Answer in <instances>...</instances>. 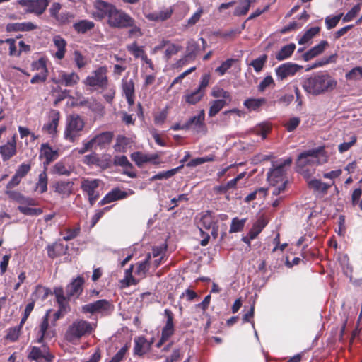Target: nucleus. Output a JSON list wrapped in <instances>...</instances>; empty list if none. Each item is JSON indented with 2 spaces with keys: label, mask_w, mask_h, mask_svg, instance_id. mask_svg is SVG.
Segmentation results:
<instances>
[{
  "label": "nucleus",
  "mask_w": 362,
  "mask_h": 362,
  "mask_svg": "<svg viewBox=\"0 0 362 362\" xmlns=\"http://www.w3.org/2000/svg\"><path fill=\"white\" fill-rule=\"evenodd\" d=\"M57 151L53 150L49 144H43L41 146L40 157H44L46 164L56 160L58 158Z\"/></svg>",
  "instance_id": "obj_32"
},
{
  "label": "nucleus",
  "mask_w": 362,
  "mask_h": 362,
  "mask_svg": "<svg viewBox=\"0 0 362 362\" xmlns=\"http://www.w3.org/2000/svg\"><path fill=\"white\" fill-rule=\"evenodd\" d=\"M122 87V91L125 95L127 103L129 104V105H133L134 104L135 99V88L133 80H123Z\"/></svg>",
  "instance_id": "obj_25"
},
{
  "label": "nucleus",
  "mask_w": 362,
  "mask_h": 362,
  "mask_svg": "<svg viewBox=\"0 0 362 362\" xmlns=\"http://www.w3.org/2000/svg\"><path fill=\"white\" fill-rule=\"evenodd\" d=\"M247 218L239 219L235 217L232 219L229 232L230 233L241 232L245 227Z\"/></svg>",
  "instance_id": "obj_47"
},
{
  "label": "nucleus",
  "mask_w": 362,
  "mask_h": 362,
  "mask_svg": "<svg viewBox=\"0 0 362 362\" xmlns=\"http://www.w3.org/2000/svg\"><path fill=\"white\" fill-rule=\"evenodd\" d=\"M255 2V0H243L240 1L242 6H237L233 12L235 16H242L246 15L250 8L251 4Z\"/></svg>",
  "instance_id": "obj_41"
},
{
  "label": "nucleus",
  "mask_w": 362,
  "mask_h": 362,
  "mask_svg": "<svg viewBox=\"0 0 362 362\" xmlns=\"http://www.w3.org/2000/svg\"><path fill=\"white\" fill-rule=\"evenodd\" d=\"M129 144V139L124 136H119L117 138L116 144H115V150L116 151L124 152L127 146Z\"/></svg>",
  "instance_id": "obj_58"
},
{
  "label": "nucleus",
  "mask_w": 362,
  "mask_h": 362,
  "mask_svg": "<svg viewBox=\"0 0 362 362\" xmlns=\"http://www.w3.org/2000/svg\"><path fill=\"white\" fill-rule=\"evenodd\" d=\"M60 119V113L57 110H52L49 115V122L44 124L43 129L50 134L57 132V129Z\"/></svg>",
  "instance_id": "obj_24"
},
{
  "label": "nucleus",
  "mask_w": 362,
  "mask_h": 362,
  "mask_svg": "<svg viewBox=\"0 0 362 362\" xmlns=\"http://www.w3.org/2000/svg\"><path fill=\"white\" fill-rule=\"evenodd\" d=\"M134 346V354L142 356L147 354L151 347V342H149L145 337L140 336L135 337Z\"/></svg>",
  "instance_id": "obj_21"
},
{
  "label": "nucleus",
  "mask_w": 362,
  "mask_h": 362,
  "mask_svg": "<svg viewBox=\"0 0 362 362\" xmlns=\"http://www.w3.org/2000/svg\"><path fill=\"white\" fill-rule=\"evenodd\" d=\"M164 315L166 317V322L162 329L161 338L160 342L158 344V346H160L161 344L168 340L169 338L173 335L175 331L173 313L169 309H165L164 310Z\"/></svg>",
  "instance_id": "obj_13"
},
{
  "label": "nucleus",
  "mask_w": 362,
  "mask_h": 362,
  "mask_svg": "<svg viewBox=\"0 0 362 362\" xmlns=\"http://www.w3.org/2000/svg\"><path fill=\"white\" fill-rule=\"evenodd\" d=\"M215 160L214 155H208L204 157L197 158L191 160L189 163H187V167H196L197 165H202L204 163L212 162Z\"/></svg>",
  "instance_id": "obj_50"
},
{
  "label": "nucleus",
  "mask_w": 362,
  "mask_h": 362,
  "mask_svg": "<svg viewBox=\"0 0 362 362\" xmlns=\"http://www.w3.org/2000/svg\"><path fill=\"white\" fill-rule=\"evenodd\" d=\"M49 327V320H48V316L46 315L41 322L40 325V328L37 331V342L40 343L42 341L44 337H47L48 334H47V331Z\"/></svg>",
  "instance_id": "obj_45"
},
{
  "label": "nucleus",
  "mask_w": 362,
  "mask_h": 362,
  "mask_svg": "<svg viewBox=\"0 0 362 362\" xmlns=\"http://www.w3.org/2000/svg\"><path fill=\"white\" fill-rule=\"evenodd\" d=\"M115 7L113 4L103 0H95L94 2V8L98 11L96 16L100 19L105 17L108 19Z\"/></svg>",
  "instance_id": "obj_19"
},
{
  "label": "nucleus",
  "mask_w": 362,
  "mask_h": 362,
  "mask_svg": "<svg viewBox=\"0 0 362 362\" xmlns=\"http://www.w3.org/2000/svg\"><path fill=\"white\" fill-rule=\"evenodd\" d=\"M54 293L56 297L57 303L59 305V310L56 312L54 315L57 319H59L69 311V305L64 298V291L63 288H55Z\"/></svg>",
  "instance_id": "obj_17"
},
{
  "label": "nucleus",
  "mask_w": 362,
  "mask_h": 362,
  "mask_svg": "<svg viewBox=\"0 0 362 362\" xmlns=\"http://www.w3.org/2000/svg\"><path fill=\"white\" fill-rule=\"evenodd\" d=\"M84 283V278L78 276L66 286L64 298L68 303L71 297L78 298L82 293Z\"/></svg>",
  "instance_id": "obj_12"
},
{
  "label": "nucleus",
  "mask_w": 362,
  "mask_h": 362,
  "mask_svg": "<svg viewBox=\"0 0 362 362\" xmlns=\"http://www.w3.org/2000/svg\"><path fill=\"white\" fill-rule=\"evenodd\" d=\"M74 61L78 69L84 68L88 64L86 57L78 50L74 52Z\"/></svg>",
  "instance_id": "obj_56"
},
{
  "label": "nucleus",
  "mask_w": 362,
  "mask_h": 362,
  "mask_svg": "<svg viewBox=\"0 0 362 362\" xmlns=\"http://www.w3.org/2000/svg\"><path fill=\"white\" fill-rule=\"evenodd\" d=\"M205 112L204 110L199 111L197 115L190 117L185 122V127L187 130L192 129L196 133L205 134L207 132V127L204 123Z\"/></svg>",
  "instance_id": "obj_11"
},
{
  "label": "nucleus",
  "mask_w": 362,
  "mask_h": 362,
  "mask_svg": "<svg viewBox=\"0 0 362 362\" xmlns=\"http://www.w3.org/2000/svg\"><path fill=\"white\" fill-rule=\"evenodd\" d=\"M337 55L336 54H332L328 57H323L319 60H317L315 63L311 64L307 70L316 69L317 67H321L325 65H327L329 63L334 62L336 60Z\"/></svg>",
  "instance_id": "obj_52"
},
{
  "label": "nucleus",
  "mask_w": 362,
  "mask_h": 362,
  "mask_svg": "<svg viewBox=\"0 0 362 362\" xmlns=\"http://www.w3.org/2000/svg\"><path fill=\"white\" fill-rule=\"evenodd\" d=\"M337 81L327 73H317L302 82L304 90L313 95H319L331 92L336 88Z\"/></svg>",
  "instance_id": "obj_1"
},
{
  "label": "nucleus",
  "mask_w": 362,
  "mask_h": 362,
  "mask_svg": "<svg viewBox=\"0 0 362 362\" xmlns=\"http://www.w3.org/2000/svg\"><path fill=\"white\" fill-rule=\"evenodd\" d=\"M211 95L215 98H221L220 100H226L228 103L232 101L230 93L218 86H214L213 88Z\"/></svg>",
  "instance_id": "obj_40"
},
{
  "label": "nucleus",
  "mask_w": 362,
  "mask_h": 362,
  "mask_svg": "<svg viewBox=\"0 0 362 362\" xmlns=\"http://www.w3.org/2000/svg\"><path fill=\"white\" fill-rule=\"evenodd\" d=\"M320 31L319 26L313 27L307 30L303 35L298 40L299 45H304L313 38Z\"/></svg>",
  "instance_id": "obj_43"
},
{
  "label": "nucleus",
  "mask_w": 362,
  "mask_h": 362,
  "mask_svg": "<svg viewBox=\"0 0 362 362\" xmlns=\"http://www.w3.org/2000/svg\"><path fill=\"white\" fill-rule=\"evenodd\" d=\"M21 169H23V164L19 166V170L7 184L6 189H13L21 182L23 178V173L21 171Z\"/></svg>",
  "instance_id": "obj_59"
},
{
  "label": "nucleus",
  "mask_w": 362,
  "mask_h": 362,
  "mask_svg": "<svg viewBox=\"0 0 362 362\" xmlns=\"http://www.w3.org/2000/svg\"><path fill=\"white\" fill-rule=\"evenodd\" d=\"M93 331V327L90 322L76 319L68 326L64 338L70 343L76 344L83 337L90 334Z\"/></svg>",
  "instance_id": "obj_2"
},
{
  "label": "nucleus",
  "mask_w": 362,
  "mask_h": 362,
  "mask_svg": "<svg viewBox=\"0 0 362 362\" xmlns=\"http://www.w3.org/2000/svg\"><path fill=\"white\" fill-rule=\"evenodd\" d=\"M199 51V45L194 40H190L187 42L186 47V57L194 58Z\"/></svg>",
  "instance_id": "obj_46"
},
{
  "label": "nucleus",
  "mask_w": 362,
  "mask_h": 362,
  "mask_svg": "<svg viewBox=\"0 0 362 362\" xmlns=\"http://www.w3.org/2000/svg\"><path fill=\"white\" fill-rule=\"evenodd\" d=\"M85 127L84 119L77 114L67 117L64 132V139L69 142H75L81 135Z\"/></svg>",
  "instance_id": "obj_3"
},
{
  "label": "nucleus",
  "mask_w": 362,
  "mask_h": 362,
  "mask_svg": "<svg viewBox=\"0 0 362 362\" xmlns=\"http://www.w3.org/2000/svg\"><path fill=\"white\" fill-rule=\"evenodd\" d=\"M100 157L95 152L86 155L82 160V162L87 165L99 166L100 165Z\"/></svg>",
  "instance_id": "obj_54"
},
{
  "label": "nucleus",
  "mask_w": 362,
  "mask_h": 362,
  "mask_svg": "<svg viewBox=\"0 0 362 362\" xmlns=\"http://www.w3.org/2000/svg\"><path fill=\"white\" fill-rule=\"evenodd\" d=\"M301 66L291 62H286L276 68L275 72L279 80H284L289 76H294L298 70L302 69Z\"/></svg>",
  "instance_id": "obj_16"
},
{
  "label": "nucleus",
  "mask_w": 362,
  "mask_h": 362,
  "mask_svg": "<svg viewBox=\"0 0 362 362\" xmlns=\"http://www.w3.org/2000/svg\"><path fill=\"white\" fill-rule=\"evenodd\" d=\"M329 44L327 40H322L318 45L314 46L310 49L303 54V59L305 62H308L314 57L322 54Z\"/></svg>",
  "instance_id": "obj_26"
},
{
  "label": "nucleus",
  "mask_w": 362,
  "mask_h": 362,
  "mask_svg": "<svg viewBox=\"0 0 362 362\" xmlns=\"http://www.w3.org/2000/svg\"><path fill=\"white\" fill-rule=\"evenodd\" d=\"M324 151V147H319L302 152L298 157L296 165L301 171L307 165H313L319 163V156Z\"/></svg>",
  "instance_id": "obj_6"
},
{
  "label": "nucleus",
  "mask_w": 362,
  "mask_h": 362,
  "mask_svg": "<svg viewBox=\"0 0 362 362\" xmlns=\"http://www.w3.org/2000/svg\"><path fill=\"white\" fill-rule=\"evenodd\" d=\"M292 163V159L288 158L283 161H281L276 166L274 165V168L271 170L267 173V180L272 185H276L279 182H284V168L289 166Z\"/></svg>",
  "instance_id": "obj_8"
},
{
  "label": "nucleus",
  "mask_w": 362,
  "mask_h": 362,
  "mask_svg": "<svg viewBox=\"0 0 362 362\" xmlns=\"http://www.w3.org/2000/svg\"><path fill=\"white\" fill-rule=\"evenodd\" d=\"M107 68L106 66H101L91 72L83 81L86 86H89L94 90H105L109 84L107 77Z\"/></svg>",
  "instance_id": "obj_4"
},
{
  "label": "nucleus",
  "mask_w": 362,
  "mask_h": 362,
  "mask_svg": "<svg viewBox=\"0 0 362 362\" xmlns=\"http://www.w3.org/2000/svg\"><path fill=\"white\" fill-rule=\"evenodd\" d=\"M296 49V45L290 43L281 48V49L276 54V59L278 61H283L289 58Z\"/></svg>",
  "instance_id": "obj_36"
},
{
  "label": "nucleus",
  "mask_w": 362,
  "mask_h": 362,
  "mask_svg": "<svg viewBox=\"0 0 362 362\" xmlns=\"http://www.w3.org/2000/svg\"><path fill=\"white\" fill-rule=\"evenodd\" d=\"M308 186L310 189H313L314 192H320L321 194H326L327 190L331 187V185L322 182L320 180L310 179L307 181Z\"/></svg>",
  "instance_id": "obj_29"
},
{
  "label": "nucleus",
  "mask_w": 362,
  "mask_h": 362,
  "mask_svg": "<svg viewBox=\"0 0 362 362\" xmlns=\"http://www.w3.org/2000/svg\"><path fill=\"white\" fill-rule=\"evenodd\" d=\"M267 222L264 218L258 219L252 226V228L248 233L250 239H255L262 232L264 228L267 226Z\"/></svg>",
  "instance_id": "obj_37"
},
{
  "label": "nucleus",
  "mask_w": 362,
  "mask_h": 362,
  "mask_svg": "<svg viewBox=\"0 0 362 362\" xmlns=\"http://www.w3.org/2000/svg\"><path fill=\"white\" fill-rule=\"evenodd\" d=\"M129 349V345L126 344L124 346H122L109 361V362H122Z\"/></svg>",
  "instance_id": "obj_55"
},
{
  "label": "nucleus",
  "mask_w": 362,
  "mask_h": 362,
  "mask_svg": "<svg viewBox=\"0 0 362 362\" xmlns=\"http://www.w3.org/2000/svg\"><path fill=\"white\" fill-rule=\"evenodd\" d=\"M95 27L94 22L88 20H81L73 25L74 30L78 34H85Z\"/></svg>",
  "instance_id": "obj_33"
},
{
  "label": "nucleus",
  "mask_w": 362,
  "mask_h": 362,
  "mask_svg": "<svg viewBox=\"0 0 362 362\" xmlns=\"http://www.w3.org/2000/svg\"><path fill=\"white\" fill-rule=\"evenodd\" d=\"M16 135L13 134L8 139L6 144L0 146V154L4 160L11 158L16 151Z\"/></svg>",
  "instance_id": "obj_20"
},
{
  "label": "nucleus",
  "mask_w": 362,
  "mask_h": 362,
  "mask_svg": "<svg viewBox=\"0 0 362 362\" xmlns=\"http://www.w3.org/2000/svg\"><path fill=\"white\" fill-rule=\"evenodd\" d=\"M267 103V100L264 98H247L243 102V105L248 110V111H259L261 107Z\"/></svg>",
  "instance_id": "obj_31"
},
{
  "label": "nucleus",
  "mask_w": 362,
  "mask_h": 362,
  "mask_svg": "<svg viewBox=\"0 0 362 362\" xmlns=\"http://www.w3.org/2000/svg\"><path fill=\"white\" fill-rule=\"evenodd\" d=\"M204 95L205 93L198 88L193 91H186L182 97V102L189 105H196L202 100Z\"/></svg>",
  "instance_id": "obj_27"
},
{
  "label": "nucleus",
  "mask_w": 362,
  "mask_h": 362,
  "mask_svg": "<svg viewBox=\"0 0 362 362\" xmlns=\"http://www.w3.org/2000/svg\"><path fill=\"white\" fill-rule=\"evenodd\" d=\"M3 42V41H1ZM9 46V54L11 56H18L23 50V40H21L18 42L19 49H17L16 40L13 38H8L4 41Z\"/></svg>",
  "instance_id": "obj_39"
},
{
  "label": "nucleus",
  "mask_w": 362,
  "mask_h": 362,
  "mask_svg": "<svg viewBox=\"0 0 362 362\" xmlns=\"http://www.w3.org/2000/svg\"><path fill=\"white\" fill-rule=\"evenodd\" d=\"M107 23L112 28H127L129 26L132 25L133 18L125 11L115 7L107 20Z\"/></svg>",
  "instance_id": "obj_5"
},
{
  "label": "nucleus",
  "mask_w": 362,
  "mask_h": 362,
  "mask_svg": "<svg viewBox=\"0 0 362 362\" xmlns=\"http://www.w3.org/2000/svg\"><path fill=\"white\" fill-rule=\"evenodd\" d=\"M74 182L71 181H58L51 186L54 192L62 197L69 196L73 190Z\"/></svg>",
  "instance_id": "obj_22"
},
{
  "label": "nucleus",
  "mask_w": 362,
  "mask_h": 362,
  "mask_svg": "<svg viewBox=\"0 0 362 362\" xmlns=\"http://www.w3.org/2000/svg\"><path fill=\"white\" fill-rule=\"evenodd\" d=\"M268 57L267 54H262L259 57L252 60L250 65L252 66L254 70L258 73L260 72L264 68L266 62H267Z\"/></svg>",
  "instance_id": "obj_49"
},
{
  "label": "nucleus",
  "mask_w": 362,
  "mask_h": 362,
  "mask_svg": "<svg viewBox=\"0 0 362 362\" xmlns=\"http://www.w3.org/2000/svg\"><path fill=\"white\" fill-rule=\"evenodd\" d=\"M235 62V59H228L216 69V72H217L220 76L224 75L225 73L233 66Z\"/></svg>",
  "instance_id": "obj_61"
},
{
  "label": "nucleus",
  "mask_w": 362,
  "mask_h": 362,
  "mask_svg": "<svg viewBox=\"0 0 362 362\" xmlns=\"http://www.w3.org/2000/svg\"><path fill=\"white\" fill-rule=\"evenodd\" d=\"M53 43L57 51L54 54V57L57 59H62L64 58L66 52V41L60 35H55L53 37Z\"/></svg>",
  "instance_id": "obj_28"
},
{
  "label": "nucleus",
  "mask_w": 362,
  "mask_h": 362,
  "mask_svg": "<svg viewBox=\"0 0 362 362\" xmlns=\"http://www.w3.org/2000/svg\"><path fill=\"white\" fill-rule=\"evenodd\" d=\"M127 49L136 59L140 58L142 60L145 57L147 56L144 49V47L138 45L136 41H134L132 44L127 45Z\"/></svg>",
  "instance_id": "obj_35"
},
{
  "label": "nucleus",
  "mask_w": 362,
  "mask_h": 362,
  "mask_svg": "<svg viewBox=\"0 0 362 362\" xmlns=\"http://www.w3.org/2000/svg\"><path fill=\"white\" fill-rule=\"evenodd\" d=\"M54 83L66 87H74L80 81V76L75 71L70 73L61 70L58 71L57 78H52Z\"/></svg>",
  "instance_id": "obj_10"
},
{
  "label": "nucleus",
  "mask_w": 362,
  "mask_h": 362,
  "mask_svg": "<svg viewBox=\"0 0 362 362\" xmlns=\"http://www.w3.org/2000/svg\"><path fill=\"white\" fill-rule=\"evenodd\" d=\"M130 157L138 167H141L144 163L149 161V159L147 158V154H144L140 151L132 153Z\"/></svg>",
  "instance_id": "obj_53"
},
{
  "label": "nucleus",
  "mask_w": 362,
  "mask_h": 362,
  "mask_svg": "<svg viewBox=\"0 0 362 362\" xmlns=\"http://www.w3.org/2000/svg\"><path fill=\"white\" fill-rule=\"evenodd\" d=\"M167 46L168 47L165 52V57L167 60L170 59L173 55L176 54L182 49L181 46L171 43L170 41H169Z\"/></svg>",
  "instance_id": "obj_60"
},
{
  "label": "nucleus",
  "mask_w": 362,
  "mask_h": 362,
  "mask_svg": "<svg viewBox=\"0 0 362 362\" xmlns=\"http://www.w3.org/2000/svg\"><path fill=\"white\" fill-rule=\"evenodd\" d=\"M64 253V246L61 243H56L47 247V255L52 259L59 257Z\"/></svg>",
  "instance_id": "obj_42"
},
{
  "label": "nucleus",
  "mask_w": 362,
  "mask_h": 362,
  "mask_svg": "<svg viewBox=\"0 0 362 362\" xmlns=\"http://www.w3.org/2000/svg\"><path fill=\"white\" fill-rule=\"evenodd\" d=\"M111 306L112 305L110 301L106 299H101L83 305L81 307V312L90 314L103 313L109 310Z\"/></svg>",
  "instance_id": "obj_15"
},
{
  "label": "nucleus",
  "mask_w": 362,
  "mask_h": 362,
  "mask_svg": "<svg viewBox=\"0 0 362 362\" xmlns=\"http://www.w3.org/2000/svg\"><path fill=\"white\" fill-rule=\"evenodd\" d=\"M199 224L206 230H211V233L214 238L218 235V218L214 212L206 211L201 216Z\"/></svg>",
  "instance_id": "obj_9"
},
{
  "label": "nucleus",
  "mask_w": 362,
  "mask_h": 362,
  "mask_svg": "<svg viewBox=\"0 0 362 362\" xmlns=\"http://www.w3.org/2000/svg\"><path fill=\"white\" fill-rule=\"evenodd\" d=\"M81 104L87 106L92 112L98 115H103L104 112L103 105L95 100H87L81 102Z\"/></svg>",
  "instance_id": "obj_44"
},
{
  "label": "nucleus",
  "mask_w": 362,
  "mask_h": 362,
  "mask_svg": "<svg viewBox=\"0 0 362 362\" xmlns=\"http://www.w3.org/2000/svg\"><path fill=\"white\" fill-rule=\"evenodd\" d=\"M36 189L42 194L47 190V175L45 171L39 174L38 181L36 184Z\"/></svg>",
  "instance_id": "obj_51"
},
{
  "label": "nucleus",
  "mask_w": 362,
  "mask_h": 362,
  "mask_svg": "<svg viewBox=\"0 0 362 362\" xmlns=\"http://www.w3.org/2000/svg\"><path fill=\"white\" fill-rule=\"evenodd\" d=\"M184 165H181L175 168L170 169L167 171L160 172L158 174L153 175L150 178L151 181H155L158 180H167L174 176L178 171H180Z\"/></svg>",
  "instance_id": "obj_38"
},
{
  "label": "nucleus",
  "mask_w": 362,
  "mask_h": 362,
  "mask_svg": "<svg viewBox=\"0 0 362 362\" xmlns=\"http://www.w3.org/2000/svg\"><path fill=\"white\" fill-rule=\"evenodd\" d=\"M42 350L38 348L33 346L31 348V350L28 354V359L31 361H35L36 362H41L42 361Z\"/></svg>",
  "instance_id": "obj_63"
},
{
  "label": "nucleus",
  "mask_w": 362,
  "mask_h": 362,
  "mask_svg": "<svg viewBox=\"0 0 362 362\" xmlns=\"http://www.w3.org/2000/svg\"><path fill=\"white\" fill-rule=\"evenodd\" d=\"M228 103L226 100H214L209 103V117H213L216 116L224 107L228 105Z\"/></svg>",
  "instance_id": "obj_34"
},
{
  "label": "nucleus",
  "mask_w": 362,
  "mask_h": 362,
  "mask_svg": "<svg viewBox=\"0 0 362 362\" xmlns=\"http://www.w3.org/2000/svg\"><path fill=\"white\" fill-rule=\"evenodd\" d=\"M113 137V133L107 131L95 135L89 141L93 149L102 150L106 148L112 143Z\"/></svg>",
  "instance_id": "obj_14"
},
{
  "label": "nucleus",
  "mask_w": 362,
  "mask_h": 362,
  "mask_svg": "<svg viewBox=\"0 0 362 362\" xmlns=\"http://www.w3.org/2000/svg\"><path fill=\"white\" fill-rule=\"evenodd\" d=\"M101 180L99 179H84L81 182V188L83 192L88 197V202L90 206H93L100 197V193L97 190L99 187Z\"/></svg>",
  "instance_id": "obj_7"
},
{
  "label": "nucleus",
  "mask_w": 362,
  "mask_h": 362,
  "mask_svg": "<svg viewBox=\"0 0 362 362\" xmlns=\"http://www.w3.org/2000/svg\"><path fill=\"white\" fill-rule=\"evenodd\" d=\"M271 129V126L269 124L263 123L256 126L252 132L257 136H260L262 139H265Z\"/></svg>",
  "instance_id": "obj_48"
},
{
  "label": "nucleus",
  "mask_w": 362,
  "mask_h": 362,
  "mask_svg": "<svg viewBox=\"0 0 362 362\" xmlns=\"http://www.w3.org/2000/svg\"><path fill=\"white\" fill-rule=\"evenodd\" d=\"M74 15L70 12H63L59 14L55 19L59 24H66L73 21Z\"/></svg>",
  "instance_id": "obj_64"
},
{
  "label": "nucleus",
  "mask_w": 362,
  "mask_h": 362,
  "mask_svg": "<svg viewBox=\"0 0 362 362\" xmlns=\"http://www.w3.org/2000/svg\"><path fill=\"white\" fill-rule=\"evenodd\" d=\"M48 4V0H24V8L26 12L34 13L37 16L44 13Z\"/></svg>",
  "instance_id": "obj_18"
},
{
  "label": "nucleus",
  "mask_w": 362,
  "mask_h": 362,
  "mask_svg": "<svg viewBox=\"0 0 362 362\" xmlns=\"http://www.w3.org/2000/svg\"><path fill=\"white\" fill-rule=\"evenodd\" d=\"M343 14L340 13L339 15L334 16H327L325 18V25L326 28L328 30H331L337 26V25L339 23L340 19L341 18Z\"/></svg>",
  "instance_id": "obj_62"
},
{
  "label": "nucleus",
  "mask_w": 362,
  "mask_h": 362,
  "mask_svg": "<svg viewBox=\"0 0 362 362\" xmlns=\"http://www.w3.org/2000/svg\"><path fill=\"white\" fill-rule=\"evenodd\" d=\"M151 259V253H148L143 261H140L136 264L135 274L144 278L150 268V260Z\"/></svg>",
  "instance_id": "obj_30"
},
{
  "label": "nucleus",
  "mask_w": 362,
  "mask_h": 362,
  "mask_svg": "<svg viewBox=\"0 0 362 362\" xmlns=\"http://www.w3.org/2000/svg\"><path fill=\"white\" fill-rule=\"evenodd\" d=\"M127 197V193L122 191L119 188H115L109 192L99 202V206H103L112 202L124 199Z\"/></svg>",
  "instance_id": "obj_23"
},
{
  "label": "nucleus",
  "mask_w": 362,
  "mask_h": 362,
  "mask_svg": "<svg viewBox=\"0 0 362 362\" xmlns=\"http://www.w3.org/2000/svg\"><path fill=\"white\" fill-rule=\"evenodd\" d=\"M346 80L358 81L362 79V69L361 66H356L351 69L345 75Z\"/></svg>",
  "instance_id": "obj_57"
}]
</instances>
